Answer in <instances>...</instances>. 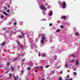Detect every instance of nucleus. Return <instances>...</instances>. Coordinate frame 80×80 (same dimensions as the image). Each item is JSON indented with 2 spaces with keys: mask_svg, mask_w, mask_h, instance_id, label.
Segmentation results:
<instances>
[{
  "mask_svg": "<svg viewBox=\"0 0 80 80\" xmlns=\"http://www.w3.org/2000/svg\"><path fill=\"white\" fill-rule=\"evenodd\" d=\"M45 5L46 6H47L48 5V3H45Z\"/></svg>",
  "mask_w": 80,
  "mask_h": 80,
  "instance_id": "obj_25",
  "label": "nucleus"
},
{
  "mask_svg": "<svg viewBox=\"0 0 80 80\" xmlns=\"http://www.w3.org/2000/svg\"><path fill=\"white\" fill-rule=\"evenodd\" d=\"M40 67L41 68H43V67L42 66H40Z\"/></svg>",
  "mask_w": 80,
  "mask_h": 80,
  "instance_id": "obj_32",
  "label": "nucleus"
},
{
  "mask_svg": "<svg viewBox=\"0 0 80 80\" xmlns=\"http://www.w3.org/2000/svg\"><path fill=\"white\" fill-rule=\"evenodd\" d=\"M50 12L49 13V14L50 16H52V15H53V12H52V11L50 10Z\"/></svg>",
  "mask_w": 80,
  "mask_h": 80,
  "instance_id": "obj_6",
  "label": "nucleus"
},
{
  "mask_svg": "<svg viewBox=\"0 0 80 80\" xmlns=\"http://www.w3.org/2000/svg\"><path fill=\"white\" fill-rule=\"evenodd\" d=\"M25 58H24L22 60V62H25Z\"/></svg>",
  "mask_w": 80,
  "mask_h": 80,
  "instance_id": "obj_16",
  "label": "nucleus"
},
{
  "mask_svg": "<svg viewBox=\"0 0 80 80\" xmlns=\"http://www.w3.org/2000/svg\"><path fill=\"white\" fill-rule=\"evenodd\" d=\"M21 48H23L22 47Z\"/></svg>",
  "mask_w": 80,
  "mask_h": 80,
  "instance_id": "obj_50",
  "label": "nucleus"
},
{
  "mask_svg": "<svg viewBox=\"0 0 80 80\" xmlns=\"http://www.w3.org/2000/svg\"><path fill=\"white\" fill-rule=\"evenodd\" d=\"M68 64H65V67L66 68H68Z\"/></svg>",
  "mask_w": 80,
  "mask_h": 80,
  "instance_id": "obj_10",
  "label": "nucleus"
},
{
  "mask_svg": "<svg viewBox=\"0 0 80 80\" xmlns=\"http://www.w3.org/2000/svg\"><path fill=\"white\" fill-rule=\"evenodd\" d=\"M74 75H77V73L75 72H74Z\"/></svg>",
  "mask_w": 80,
  "mask_h": 80,
  "instance_id": "obj_22",
  "label": "nucleus"
},
{
  "mask_svg": "<svg viewBox=\"0 0 80 80\" xmlns=\"http://www.w3.org/2000/svg\"><path fill=\"white\" fill-rule=\"evenodd\" d=\"M7 6H8V8H10V6L8 5H7Z\"/></svg>",
  "mask_w": 80,
  "mask_h": 80,
  "instance_id": "obj_36",
  "label": "nucleus"
},
{
  "mask_svg": "<svg viewBox=\"0 0 80 80\" xmlns=\"http://www.w3.org/2000/svg\"><path fill=\"white\" fill-rule=\"evenodd\" d=\"M8 69L7 68V69H6V70H8Z\"/></svg>",
  "mask_w": 80,
  "mask_h": 80,
  "instance_id": "obj_45",
  "label": "nucleus"
},
{
  "mask_svg": "<svg viewBox=\"0 0 80 80\" xmlns=\"http://www.w3.org/2000/svg\"><path fill=\"white\" fill-rule=\"evenodd\" d=\"M9 76L10 77H12V74H11L10 73V74H9Z\"/></svg>",
  "mask_w": 80,
  "mask_h": 80,
  "instance_id": "obj_29",
  "label": "nucleus"
},
{
  "mask_svg": "<svg viewBox=\"0 0 80 80\" xmlns=\"http://www.w3.org/2000/svg\"><path fill=\"white\" fill-rule=\"evenodd\" d=\"M43 57H45V55H43Z\"/></svg>",
  "mask_w": 80,
  "mask_h": 80,
  "instance_id": "obj_43",
  "label": "nucleus"
},
{
  "mask_svg": "<svg viewBox=\"0 0 80 80\" xmlns=\"http://www.w3.org/2000/svg\"><path fill=\"white\" fill-rule=\"evenodd\" d=\"M67 4L66 3V2H63L62 4V7L63 8H65Z\"/></svg>",
  "mask_w": 80,
  "mask_h": 80,
  "instance_id": "obj_2",
  "label": "nucleus"
},
{
  "mask_svg": "<svg viewBox=\"0 0 80 80\" xmlns=\"http://www.w3.org/2000/svg\"><path fill=\"white\" fill-rule=\"evenodd\" d=\"M46 40V37H45V35H43L42 36V39L41 41V42L42 44L44 43V40Z\"/></svg>",
  "mask_w": 80,
  "mask_h": 80,
  "instance_id": "obj_1",
  "label": "nucleus"
},
{
  "mask_svg": "<svg viewBox=\"0 0 80 80\" xmlns=\"http://www.w3.org/2000/svg\"><path fill=\"white\" fill-rule=\"evenodd\" d=\"M27 69L28 70H30L31 69V68L28 67Z\"/></svg>",
  "mask_w": 80,
  "mask_h": 80,
  "instance_id": "obj_14",
  "label": "nucleus"
},
{
  "mask_svg": "<svg viewBox=\"0 0 80 80\" xmlns=\"http://www.w3.org/2000/svg\"><path fill=\"white\" fill-rule=\"evenodd\" d=\"M49 26H52V23H51L49 24Z\"/></svg>",
  "mask_w": 80,
  "mask_h": 80,
  "instance_id": "obj_27",
  "label": "nucleus"
},
{
  "mask_svg": "<svg viewBox=\"0 0 80 80\" xmlns=\"http://www.w3.org/2000/svg\"><path fill=\"white\" fill-rule=\"evenodd\" d=\"M68 80H72V78H71L70 79H69Z\"/></svg>",
  "mask_w": 80,
  "mask_h": 80,
  "instance_id": "obj_40",
  "label": "nucleus"
},
{
  "mask_svg": "<svg viewBox=\"0 0 80 80\" xmlns=\"http://www.w3.org/2000/svg\"><path fill=\"white\" fill-rule=\"evenodd\" d=\"M7 12H8V13H9V12H10V11H9V9H8V10H7Z\"/></svg>",
  "mask_w": 80,
  "mask_h": 80,
  "instance_id": "obj_28",
  "label": "nucleus"
},
{
  "mask_svg": "<svg viewBox=\"0 0 80 80\" xmlns=\"http://www.w3.org/2000/svg\"><path fill=\"white\" fill-rule=\"evenodd\" d=\"M79 64V61L78 60H76V66H77Z\"/></svg>",
  "mask_w": 80,
  "mask_h": 80,
  "instance_id": "obj_5",
  "label": "nucleus"
},
{
  "mask_svg": "<svg viewBox=\"0 0 80 80\" xmlns=\"http://www.w3.org/2000/svg\"><path fill=\"white\" fill-rule=\"evenodd\" d=\"M61 28H63V26L61 25Z\"/></svg>",
  "mask_w": 80,
  "mask_h": 80,
  "instance_id": "obj_23",
  "label": "nucleus"
},
{
  "mask_svg": "<svg viewBox=\"0 0 80 80\" xmlns=\"http://www.w3.org/2000/svg\"><path fill=\"white\" fill-rule=\"evenodd\" d=\"M18 44H19V45H20V42H18Z\"/></svg>",
  "mask_w": 80,
  "mask_h": 80,
  "instance_id": "obj_26",
  "label": "nucleus"
},
{
  "mask_svg": "<svg viewBox=\"0 0 80 80\" xmlns=\"http://www.w3.org/2000/svg\"><path fill=\"white\" fill-rule=\"evenodd\" d=\"M21 56H23V55H21Z\"/></svg>",
  "mask_w": 80,
  "mask_h": 80,
  "instance_id": "obj_49",
  "label": "nucleus"
},
{
  "mask_svg": "<svg viewBox=\"0 0 80 80\" xmlns=\"http://www.w3.org/2000/svg\"><path fill=\"white\" fill-rule=\"evenodd\" d=\"M14 24L15 25H17V23L16 22H14Z\"/></svg>",
  "mask_w": 80,
  "mask_h": 80,
  "instance_id": "obj_17",
  "label": "nucleus"
},
{
  "mask_svg": "<svg viewBox=\"0 0 80 80\" xmlns=\"http://www.w3.org/2000/svg\"><path fill=\"white\" fill-rule=\"evenodd\" d=\"M48 67H49V66H48L46 67V68H48Z\"/></svg>",
  "mask_w": 80,
  "mask_h": 80,
  "instance_id": "obj_37",
  "label": "nucleus"
},
{
  "mask_svg": "<svg viewBox=\"0 0 80 80\" xmlns=\"http://www.w3.org/2000/svg\"><path fill=\"white\" fill-rule=\"evenodd\" d=\"M12 71H14V69H12L11 70Z\"/></svg>",
  "mask_w": 80,
  "mask_h": 80,
  "instance_id": "obj_38",
  "label": "nucleus"
},
{
  "mask_svg": "<svg viewBox=\"0 0 80 80\" xmlns=\"http://www.w3.org/2000/svg\"><path fill=\"white\" fill-rule=\"evenodd\" d=\"M21 73H23V71H21Z\"/></svg>",
  "mask_w": 80,
  "mask_h": 80,
  "instance_id": "obj_35",
  "label": "nucleus"
},
{
  "mask_svg": "<svg viewBox=\"0 0 80 80\" xmlns=\"http://www.w3.org/2000/svg\"><path fill=\"white\" fill-rule=\"evenodd\" d=\"M5 8V10H6V8Z\"/></svg>",
  "mask_w": 80,
  "mask_h": 80,
  "instance_id": "obj_52",
  "label": "nucleus"
},
{
  "mask_svg": "<svg viewBox=\"0 0 80 80\" xmlns=\"http://www.w3.org/2000/svg\"><path fill=\"white\" fill-rule=\"evenodd\" d=\"M74 62V60H73V61H71V62Z\"/></svg>",
  "mask_w": 80,
  "mask_h": 80,
  "instance_id": "obj_41",
  "label": "nucleus"
},
{
  "mask_svg": "<svg viewBox=\"0 0 80 80\" xmlns=\"http://www.w3.org/2000/svg\"><path fill=\"white\" fill-rule=\"evenodd\" d=\"M21 33L22 34V35L23 36H24V34H23V33L22 32H21Z\"/></svg>",
  "mask_w": 80,
  "mask_h": 80,
  "instance_id": "obj_24",
  "label": "nucleus"
},
{
  "mask_svg": "<svg viewBox=\"0 0 80 80\" xmlns=\"http://www.w3.org/2000/svg\"><path fill=\"white\" fill-rule=\"evenodd\" d=\"M18 56H19V57H20V55H18Z\"/></svg>",
  "mask_w": 80,
  "mask_h": 80,
  "instance_id": "obj_44",
  "label": "nucleus"
},
{
  "mask_svg": "<svg viewBox=\"0 0 80 80\" xmlns=\"http://www.w3.org/2000/svg\"><path fill=\"white\" fill-rule=\"evenodd\" d=\"M18 38H22V36H18Z\"/></svg>",
  "mask_w": 80,
  "mask_h": 80,
  "instance_id": "obj_15",
  "label": "nucleus"
},
{
  "mask_svg": "<svg viewBox=\"0 0 80 80\" xmlns=\"http://www.w3.org/2000/svg\"><path fill=\"white\" fill-rule=\"evenodd\" d=\"M41 54L38 55L39 57H41Z\"/></svg>",
  "mask_w": 80,
  "mask_h": 80,
  "instance_id": "obj_33",
  "label": "nucleus"
},
{
  "mask_svg": "<svg viewBox=\"0 0 80 80\" xmlns=\"http://www.w3.org/2000/svg\"><path fill=\"white\" fill-rule=\"evenodd\" d=\"M65 80H68V79H66Z\"/></svg>",
  "mask_w": 80,
  "mask_h": 80,
  "instance_id": "obj_46",
  "label": "nucleus"
},
{
  "mask_svg": "<svg viewBox=\"0 0 80 80\" xmlns=\"http://www.w3.org/2000/svg\"><path fill=\"white\" fill-rule=\"evenodd\" d=\"M56 32H57L58 33V32H60V30H58L56 31Z\"/></svg>",
  "mask_w": 80,
  "mask_h": 80,
  "instance_id": "obj_13",
  "label": "nucleus"
},
{
  "mask_svg": "<svg viewBox=\"0 0 80 80\" xmlns=\"http://www.w3.org/2000/svg\"><path fill=\"white\" fill-rule=\"evenodd\" d=\"M14 77L15 80H17V79H18V76H17V78H16V77H15L14 75Z\"/></svg>",
  "mask_w": 80,
  "mask_h": 80,
  "instance_id": "obj_9",
  "label": "nucleus"
},
{
  "mask_svg": "<svg viewBox=\"0 0 80 80\" xmlns=\"http://www.w3.org/2000/svg\"><path fill=\"white\" fill-rule=\"evenodd\" d=\"M42 80H44V79H42Z\"/></svg>",
  "mask_w": 80,
  "mask_h": 80,
  "instance_id": "obj_48",
  "label": "nucleus"
},
{
  "mask_svg": "<svg viewBox=\"0 0 80 80\" xmlns=\"http://www.w3.org/2000/svg\"><path fill=\"white\" fill-rule=\"evenodd\" d=\"M3 14H4V15H7V16H9V15H8V14L6 12H4Z\"/></svg>",
  "mask_w": 80,
  "mask_h": 80,
  "instance_id": "obj_7",
  "label": "nucleus"
},
{
  "mask_svg": "<svg viewBox=\"0 0 80 80\" xmlns=\"http://www.w3.org/2000/svg\"><path fill=\"white\" fill-rule=\"evenodd\" d=\"M62 18H63L64 20H65L66 18H67V17L65 16H62L61 18L60 19H62Z\"/></svg>",
  "mask_w": 80,
  "mask_h": 80,
  "instance_id": "obj_4",
  "label": "nucleus"
},
{
  "mask_svg": "<svg viewBox=\"0 0 80 80\" xmlns=\"http://www.w3.org/2000/svg\"><path fill=\"white\" fill-rule=\"evenodd\" d=\"M59 80H62V78L60 77H59Z\"/></svg>",
  "mask_w": 80,
  "mask_h": 80,
  "instance_id": "obj_19",
  "label": "nucleus"
},
{
  "mask_svg": "<svg viewBox=\"0 0 80 80\" xmlns=\"http://www.w3.org/2000/svg\"><path fill=\"white\" fill-rule=\"evenodd\" d=\"M62 73H63L62 72H61L60 73V74H62Z\"/></svg>",
  "mask_w": 80,
  "mask_h": 80,
  "instance_id": "obj_31",
  "label": "nucleus"
},
{
  "mask_svg": "<svg viewBox=\"0 0 80 80\" xmlns=\"http://www.w3.org/2000/svg\"><path fill=\"white\" fill-rule=\"evenodd\" d=\"M72 57H75V55H72Z\"/></svg>",
  "mask_w": 80,
  "mask_h": 80,
  "instance_id": "obj_34",
  "label": "nucleus"
},
{
  "mask_svg": "<svg viewBox=\"0 0 80 80\" xmlns=\"http://www.w3.org/2000/svg\"><path fill=\"white\" fill-rule=\"evenodd\" d=\"M6 43V42L5 41L4 42H2L1 44V46H3L5 45V43Z\"/></svg>",
  "mask_w": 80,
  "mask_h": 80,
  "instance_id": "obj_8",
  "label": "nucleus"
},
{
  "mask_svg": "<svg viewBox=\"0 0 80 80\" xmlns=\"http://www.w3.org/2000/svg\"><path fill=\"white\" fill-rule=\"evenodd\" d=\"M34 72H38V70L36 69V70H35Z\"/></svg>",
  "mask_w": 80,
  "mask_h": 80,
  "instance_id": "obj_21",
  "label": "nucleus"
},
{
  "mask_svg": "<svg viewBox=\"0 0 80 80\" xmlns=\"http://www.w3.org/2000/svg\"><path fill=\"white\" fill-rule=\"evenodd\" d=\"M2 30H5V28H2Z\"/></svg>",
  "mask_w": 80,
  "mask_h": 80,
  "instance_id": "obj_30",
  "label": "nucleus"
},
{
  "mask_svg": "<svg viewBox=\"0 0 80 80\" xmlns=\"http://www.w3.org/2000/svg\"><path fill=\"white\" fill-rule=\"evenodd\" d=\"M17 58H15V59H13V60H12V61H15V60H17Z\"/></svg>",
  "mask_w": 80,
  "mask_h": 80,
  "instance_id": "obj_18",
  "label": "nucleus"
},
{
  "mask_svg": "<svg viewBox=\"0 0 80 80\" xmlns=\"http://www.w3.org/2000/svg\"><path fill=\"white\" fill-rule=\"evenodd\" d=\"M75 35L77 36H78V35H79V33L78 32H77L75 33Z\"/></svg>",
  "mask_w": 80,
  "mask_h": 80,
  "instance_id": "obj_11",
  "label": "nucleus"
},
{
  "mask_svg": "<svg viewBox=\"0 0 80 80\" xmlns=\"http://www.w3.org/2000/svg\"><path fill=\"white\" fill-rule=\"evenodd\" d=\"M36 68V69H38V68H38V67H37V68Z\"/></svg>",
  "mask_w": 80,
  "mask_h": 80,
  "instance_id": "obj_39",
  "label": "nucleus"
},
{
  "mask_svg": "<svg viewBox=\"0 0 80 80\" xmlns=\"http://www.w3.org/2000/svg\"><path fill=\"white\" fill-rule=\"evenodd\" d=\"M10 65V62H8L7 63V66L6 67H8H8H9V66Z\"/></svg>",
  "mask_w": 80,
  "mask_h": 80,
  "instance_id": "obj_12",
  "label": "nucleus"
},
{
  "mask_svg": "<svg viewBox=\"0 0 80 80\" xmlns=\"http://www.w3.org/2000/svg\"><path fill=\"white\" fill-rule=\"evenodd\" d=\"M41 8L42 10H47V8H46L45 7H43V5L41 6Z\"/></svg>",
  "mask_w": 80,
  "mask_h": 80,
  "instance_id": "obj_3",
  "label": "nucleus"
},
{
  "mask_svg": "<svg viewBox=\"0 0 80 80\" xmlns=\"http://www.w3.org/2000/svg\"><path fill=\"white\" fill-rule=\"evenodd\" d=\"M73 69L74 70H75V68H73Z\"/></svg>",
  "mask_w": 80,
  "mask_h": 80,
  "instance_id": "obj_42",
  "label": "nucleus"
},
{
  "mask_svg": "<svg viewBox=\"0 0 80 80\" xmlns=\"http://www.w3.org/2000/svg\"><path fill=\"white\" fill-rule=\"evenodd\" d=\"M66 78H67V76H66Z\"/></svg>",
  "mask_w": 80,
  "mask_h": 80,
  "instance_id": "obj_47",
  "label": "nucleus"
},
{
  "mask_svg": "<svg viewBox=\"0 0 80 80\" xmlns=\"http://www.w3.org/2000/svg\"><path fill=\"white\" fill-rule=\"evenodd\" d=\"M1 17L2 18H4V16H3L2 15L1 16Z\"/></svg>",
  "mask_w": 80,
  "mask_h": 80,
  "instance_id": "obj_20",
  "label": "nucleus"
},
{
  "mask_svg": "<svg viewBox=\"0 0 80 80\" xmlns=\"http://www.w3.org/2000/svg\"><path fill=\"white\" fill-rule=\"evenodd\" d=\"M8 72H6V73H8Z\"/></svg>",
  "mask_w": 80,
  "mask_h": 80,
  "instance_id": "obj_51",
  "label": "nucleus"
}]
</instances>
